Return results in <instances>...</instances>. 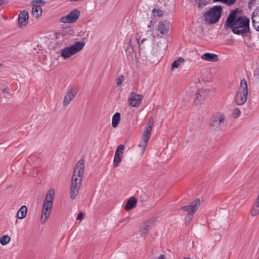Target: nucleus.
I'll return each instance as SVG.
<instances>
[{
  "label": "nucleus",
  "mask_w": 259,
  "mask_h": 259,
  "mask_svg": "<svg viewBox=\"0 0 259 259\" xmlns=\"http://www.w3.org/2000/svg\"><path fill=\"white\" fill-rule=\"evenodd\" d=\"M238 10L231 11L227 18L226 26L231 28L235 34L243 36L249 30V19L245 16L237 17Z\"/></svg>",
  "instance_id": "f257e3e1"
},
{
  "label": "nucleus",
  "mask_w": 259,
  "mask_h": 259,
  "mask_svg": "<svg viewBox=\"0 0 259 259\" xmlns=\"http://www.w3.org/2000/svg\"><path fill=\"white\" fill-rule=\"evenodd\" d=\"M84 160L80 159L74 168L70 187V196L75 199L79 193L84 173Z\"/></svg>",
  "instance_id": "f03ea898"
},
{
  "label": "nucleus",
  "mask_w": 259,
  "mask_h": 259,
  "mask_svg": "<svg viewBox=\"0 0 259 259\" xmlns=\"http://www.w3.org/2000/svg\"><path fill=\"white\" fill-rule=\"evenodd\" d=\"M55 190L50 189L47 192L42 203V209L40 222L41 224L45 223L50 215L53 207V201L55 198Z\"/></svg>",
  "instance_id": "7ed1b4c3"
},
{
  "label": "nucleus",
  "mask_w": 259,
  "mask_h": 259,
  "mask_svg": "<svg viewBox=\"0 0 259 259\" xmlns=\"http://www.w3.org/2000/svg\"><path fill=\"white\" fill-rule=\"evenodd\" d=\"M85 43L83 41H76L62 49L60 52V56L66 60L70 58L80 52L84 48Z\"/></svg>",
  "instance_id": "20e7f679"
},
{
  "label": "nucleus",
  "mask_w": 259,
  "mask_h": 259,
  "mask_svg": "<svg viewBox=\"0 0 259 259\" xmlns=\"http://www.w3.org/2000/svg\"><path fill=\"white\" fill-rule=\"evenodd\" d=\"M222 8L221 6H214L206 12L203 17L204 21L208 24H213L218 22L221 17Z\"/></svg>",
  "instance_id": "39448f33"
},
{
  "label": "nucleus",
  "mask_w": 259,
  "mask_h": 259,
  "mask_svg": "<svg viewBox=\"0 0 259 259\" xmlns=\"http://www.w3.org/2000/svg\"><path fill=\"white\" fill-rule=\"evenodd\" d=\"M248 97L247 82L245 79L240 81V87L237 90L235 97V102L238 105H242L246 101Z\"/></svg>",
  "instance_id": "423d86ee"
},
{
  "label": "nucleus",
  "mask_w": 259,
  "mask_h": 259,
  "mask_svg": "<svg viewBox=\"0 0 259 259\" xmlns=\"http://www.w3.org/2000/svg\"><path fill=\"white\" fill-rule=\"evenodd\" d=\"M226 118L224 114L219 113L213 116L210 121V126L214 131H220L222 129L225 122Z\"/></svg>",
  "instance_id": "0eeeda50"
},
{
  "label": "nucleus",
  "mask_w": 259,
  "mask_h": 259,
  "mask_svg": "<svg viewBox=\"0 0 259 259\" xmlns=\"http://www.w3.org/2000/svg\"><path fill=\"white\" fill-rule=\"evenodd\" d=\"M152 125L150 123L145 127V130L144 131L142 137L139 144V146L142 148V153H143L145 150V149L147 146L148 141L151 136L152 131Z\"/></svg>",
  "instance_id": "6e6552de"
},
{
  "label": "nucleus",
  "mask_w": 259,
  "mask_h": 259,
  "mask_svg": "<svg viewBox=\"0 0 259 259\" xmlns=\"http://www.w3.org/2000/svg\"><path fill=\"white\" fill-rule=\"evenodd\" d=\"M200 201L199 199L195 200L190 205L183 206L181 207V209L183 210L188 212V214L187 217V219L190 220L194 213L196 212L198 208L200 206Z\"/></svg>",
  "instance_id": "1a4fd4ad"
},
{
  "label": "nucleus",
  "mask_w": 259,
  "mask_h": 259,
  "mask_svg": "<svg viewBox=\"0 0 259 259\" xmlns=\"http://www.w3.org/2000/svg\"><path fill=\"white\" fill-rule=\"evenodd\" d=\"M80 12L77 9H74L67 15L62 17L60 22L63 23H72L76 22L80 15Z\"/></svg>",
  "instance_id": "9d476101"
},
{
  "label": "nucleus",
  "mask_w": 259,
  "mask_h": 259,
  "mask_svg": "<svg viewBox=\"0 0 259 259\" xmlns=\"http://www.w3.org/2000/svg\"><path fill=\"white\" fill-rule=\"evenodd\" d=\"M46 3L44 0H34L32 2V15L35 18H39L42 14V11L40 6L45 5Z\"/></svg>",
  "instance_id": "9b49d317"
},
{
  "label": "nucleus",
  "mask_w": 259,
  "mask_h": 259,
  "mask_svg": "<svg viewBox=\"0 0 259 259\" xmlns=\"http://www.w3.org/2000/svg\"><path fill=\"white\" fill-rule=\"evenodd\" d=\"M143 97V96L141 94L131 92L128 98L129 105L134 107H139L141 103Z\"/></svg>",
  "instance_id": "f8f14e48"
},
{
  "label": "nucleus",
  "mask_w": 259,
  "mask_h": 259,
  "mask_svg": "<svg viewBox=\"0 0 259 259\" xmlns=\"http://www.w3.org/2000/svg\"><path fill=\"white\" fill-rule=\"evenodd\" d=\"M209 90L207 89L202 88L196 92V97L194 103L196 105L202 104L205 99L208 97Z\"/></svg>",
  "instance_id": "ddd939ff"
},
{
  "label": "nucleus",
  "mask_w": 259,
  "mask_h": 259,
  "mask_svg": "<svg viewBox=\"0 0 259 259\" xmlns=\"http://www.w3.org/2000/svg\"><path fill=\"white\" fill-rule=\"evenodd\" d=\"M76 91L73 88H70L65 95L64 100H63V106H67L71 102V101L74 99L76 95Z\"/></svg>",
  "instance_id": "4468645a"
},
{
  "label": "nucleus",
  "mask_w": 259,
  "mask_h": 259,
  "mask_svg": "<svg viewBox=\"0 0 259 259\" xmlns=\"http://www.w3.org/2000/svg\"><path fill=\"white\" fill-rule=\"evenodd\" d=\"M29 14L27 11H23L18 16V25L20 27H25L28 23Z\"/></svg>",
  "instance_id": "2eb2a0df"
},
{
  "label": "nucleus",
  "mask_w": 259,
  "mask_h": 259,
  "mask_svg": "<svg viewBox=\"0 0 259 259\" xmlns=\"http://www.w3.org/2000/svg\"><path fill=\"white\" fill-rule=\"evenodd\" d=\"M169 24L166 22L160 21L156 26V30L161 34H166L169 30Z\"/></svg>",
  "instance_id": "dca6fc26"
},
{
  "label": "nucleus",
  "mask_w": 259,
  "mask_h": 259,
  "mask_svg": "<svg viewBox=\"0 0 259 259\" xmlns=\"http://www.w3.org/2000/svg\"><path fill=\"white\" fill-rule=\"evenodd\" d=\"M251 19L254 28L259 31V7H257L253 13Z\"/></svg>",
  "instance_id": "f3484780"
},
{
  "label": "nucleus",
  "mask_w": 259,
  "mask_h": 259,
  "mask_svg": "<svg viewBox=\"0 0 259 259\" xmlns=\"http://www.w3.org/2000/svg\"><path fill=\"white\" fill-rule=\"evenodd\" d=\"M201 58L203 60L209 61V62H217L219 60V58L217 55L206 53L201 56Z\"/></svg>",
  "instance_id": "a211bd4d"
},
{
  "label": "nucleus",
  "mask_w": 259,
  "mask_h": 259,
  "mask_svg": "<svg viewBox=\"0 0 259 259\" xmlns=\"http://www.w3.org/2000/svg\"><path fill=\"white\" fill-rule=\"evenodd\" d=\"M259 214V193L250 210V214L255 217Z\"/></svg>",
  "instance_id": "6ab92c4d"
},
{
  "label": "nucleus",
  "mask_w": 259,
  "mask_h": 259,
  "mask_svg": "<svg viewBox=\"0 0 259 259\" xmlns=\"http://www.w3.org/2000/svg\"><path fill=\"white\" fill-rule=\"evenodd\" d=\"M152 221L146 222L141 227L140 232L142 235L146 234L152 226Z\"/></svg>",
  "instance_id": "aec40b11"
},
{
  "label": "nucleus",
  "mask_w": 259,
  "mask_h": 259,
  "mask_svg": "<svg viewBox=\"0 0 259 259\" xmlns=\"http://www.w3.org/2000/svg\"><path fill=\"white\" fill-rule=\"evenodd\" d=\"M137 202V199L134 197H131L127 200L126 205L125 206V209L126 210H131L134 207Z\"/></svg>",
  "instance_id": "412c9836"
},
{
  "label": "nucleus",
  "mask_w": 259,
  "mask_h": 259,
  "mask_svg": "<svg viewBox=\"0 0 259 259\" xmlns=\"http://www.w3.org/2000/svg\"><path fill=\"white\" fill-rule=\"evenodd\" d=\"M152 53L153 55L158 58H160L162 56L164 52V49H159V45H157L155 46L152 50Z\"/></svg>",
  "instance_id": "4be33fe9"
},
{
  "label": "nucleus",
  "mask_w": 259,
  "mask_h": 259,
  "mask_svg": "<svg viewBox=\"0 0 259 259\" xmlns=\"http://www.w3.org/2000/svg\"><path fill=\"white\" fill-rule=\"evenodd\" d=\"M27 208L25 205L22 206L17 213V217L20 219H24L26 215Z\"/></svg>",
  "instance_id": "5701e85b"
},
{
  "label": "nucleus",
  "mask_w": 259,
  "mask_h": 259,
  "mask_svg": "<svg viewBox=\"0 0 259 259\" xmlns=\"http://www.w3.org/2000/svg\"><path fill=\"white\" fill-rule=\"evenodd\" d=\"M120 120V114L118 112H116L114 114L112 119V124L113 127H116L118 125Z\"/></svg>",
  "instance_id": "b1692460"
},
{
  "label": "nucleus",
  "mask_w": 259,
  "mask_h": 259,
  "mask_svg": "<svg viewBox=\"0 0 259 259\" xmlns=\"http://www.w3.org/2000/svg\"><path fill=\"white\" fill-rule=\"evenodd\" d=\"M184 59L182 57H179L177 60L175 61L171 64V69H174L179 67L181 64L184 63Z\"/></svg>",
  "instance_id": "393cba45"
},
{
  "label": "nucleus",
  "mask_w": 259,
  "mask_h": 259,
  "mask_svg": "<svg viewBox=\"0 0 259 259\" xmlns=\"http://www.w3.org/2000/svg\"><path fill=\"white\" fill-rule=\"evenodd\" d=\"M11 240V238L8 235H5L0 238V243L2 245H6Z\"/></svg>",
  "instance_id": "a878e982"
},
{
  "label": "nucleus",
  "mask_w": 259,
  "mask_h": 259,
  "mask_svg": "<svg viewBox=\"0 0 259 259\" xmlns=\"http://www.w3.org/2000/svg\"><path fill=\"white\" fill-rule=\"evenodd\" d=\"M124 150V146L123 145H119L116 150L115 155L122 156Z\"/></svg>",
  "instance_id": "bb28decb"
},
{
  "label": "nucleus",
  "mask_w": 259,
  "mask_h": 259,
  "mask_svg": "<svg viewBox=\"0 0 259 259\" xmlns=\"http://www.w3.org/2000/svg\"><path fill=\"white\" fill-rule=\"evenodd\" d=\"M163 14V11L160 9L155 8L152 10V14L154 17H161Z\"/></svg>",
  "instance_id": "cd10ccee"
},
{
  "label": "nucleus",
  "mask_w": 259,
  "mask_h": 259,
  "mask_svg": "<svg viewBox=\"0 0 259 259\" xmlns=\"http://www.w3.org/2000/svg\"><path fill=\"white\" fill-rule=\"evenodd\" d=\"M122 156L114 155L113 163L115 167L117 166L122 160Z\"/></svg>",
  "instance_id": "c85d7f7f"
},
{
  "label": "nucleus",
  "mask_w": 259,
  "mask_h": 259,
  "mask_svg": "<svg viewBox=\"0 0 259 259\" xmlns=\"http://www.w3.org/2000/svg\"><path fill=\"white\" fill-rule=\"evenodd\" d=\"M233 116L234 118H238L241 114V111L238 108H235L233 111Z\"/></svg>",
  "instance_id": "c756f323"
},
{
  "label": "nucleus",
  "mask_w": 259,
  "mask_h": 259,
  "mask_svg": "<svg viewBox=\"0 0 259 259\" xmlns=\"http://www.w3.org/2000/svg\"><path fill=\"white\" fill-rule=\"evenodd\" d=\"M38 159L34 155L30 156L27 159L28 162L31 164V162H34L35 160H37Z\"/></svg>",
  "instance_id": "7c9ffc66"
},
{
  "label": "nucleus",
  "mask_w": 259,
  "mask_h": 259,
  "mask_svg": "<svg viewBox=\"0 0 259 259\" xmlns=\"http://www.w3.org/2000/svg\"><path fill=\"white\" fill-rule=\"evenodd\" d=\"M195 91V89L194 88H191L187 91L186 93L188 95L189 97H190L191 95L193 94Z\"/></svg>",
  "instance_id": "2f4dec72"
},
{
  "label": "nucleus",
  "mask_w": 259,
  "mask_h": 259,
  "mask_svg": "<svg viewBox=\"0 0 259 259\" xmlns=\"http://www.w3.org/2000/svg\"><path fill=\"white\" fill-rule=\"evenodd\" d=\"M124 80V76H120L117 79V85H120Z\"/></svg>",
  "instance_id": "473e14b6"
},
{
  "label": "nucleus",
  "mask_w": 259,
  "mask_h": 259,
  "mask_svg": "<svg viewBox=\"0 0 259 259\" xmlns=\"http://www.w3.org/2000/svg\"><path fill=\"white\" fill-rule=\"evenodd\" d=\"M206 5V2L204 0H199V2L198 4V6L199 8H202Z\"/></svg>",
  "instance_id": "72a5a7b5"
},
{
  "label": "nucleus",
  "mask_w": 259,
  "mask_h": 259,
  "mask_svg": "<svg viewBox=\"0 0 259 259\" xmlns=\"http://www.w3.org/2000/svg\"><path fill=\"white\" fill-rule=\"evenodd\" d=\"M236 0H225V4H227L228 5H233Z\"/></svg>",
  "instance_id": "f704fd0d"
},
{
  "label": "nucleus",
  "mask_w": 259,
  "mask_h": 259,
  "mask_svg": "<svg viewBox=\"0 0 259 259\" xmlns=\"http://www.w3.org/2000/svg\"><path fill=\"white\" fill-rule=\"evenodd\" d=\"M84 217V213L83 212H80L78 214L77 219L81 221Z\"/></svg>",
  "instance_id": "c9c22d12"
},
{
  "label": "nucleus",
  "mask_w": 259,
  "mask_h": 259,
  "mask_svg": "<svg viewBox=\"0 0 259 259\" xmlns=\"http://www.w3.org/2000/svg\"><path fill=\"white\" fill-rule=\"evenodd\" d=\"M147 39L146 38H142V39L140 40V41H139V45L140 46V47L141 48L142 46V45L144 43V42Z\"/></svg>",
  "instance_id": "e433bc0d"
},
{
  "label": "nucleus",
  "mask_w": 259,
  "mask_h": 259,
  "mask_svg": "<svg viewBox=\"0 0 259 259\" xmlns=\"http://www.w3.org/2000/svg\"><path fill=\"white\" fill-rule=\"evenodd\" d=\"M255 1V0H249V5L250 6V5H252Z\"/></svg>",
  "instance_id": "4c0bfd02"
},
{
  "label": "nucleus",
  "mask_w": 259,
  "mask_h": 259,
  "mask_svg": "<svg viewBox=\"0 0 259 259\" xmlns=\"http://www.w3.org/2000/svg\"><path fill=\"white\" fill-rule=\"evenodd\" d=\"M3 92L5 93H9V90L8 89L6 88V89H4L3 90Z\"/></svg>",
  "instance_id": "58836bf2"
},
{
  "label": "nucleus",
  "mask_w": 259,
  "mask_h": 259,
  "mask_svg": "<svg viewBox=\"0 0 259 259\" xmlns=\"http://www.w3.org/2000/svg\"><path fill=\"white\" fill-rule=\"evenodd\" d=\"M213 2H222L225 3V0H213Z\"/></svg>",
  "instance_id": "ea45409f"
},
{
  "label": "nucleus",
  "mask_w": 259,
  "mask_h": 259,
  "mask_svg": "<svg viewBox=\"0 0 259 259\" xmlns=\"http://www.w3.org/2000/svg\"><path fill=\"white\" fill-rule=\"evenodd\" d=\"M164 258V255H161L159 256V257H158V259H163Z\"/></svg>",
  "instance_id": "a19ab883"
},
{
  "label": "nucleus",
  "mask_w": 259,
  "mask_h": 259,
  "mask_svg": "<svg viewBox=\"0 0 259 259\" xmlns=\"http://www.w3.org/2000/svg\"><path fill=\"white\" fill-rule=\"evenodd\" d=\"M184 259H192L190 257H185Z\"/></svg>",
  "instance_id": "79ce46f5"
},
{
  "label": "nucleus",
  "mask_w": 259,
  "mask_h": 259,
  "mask_svg": "<svg viewBox=\"0 0 259 259\" xmlns=\"http://www.w3.org/2000/svg\"><path fill=\"white\" fill-rule=\"evenodd\" d=\"M57 37H60V35L58 34V36H57Z\"/></svg>",
  "instance_id": "37998d69"
},
{
  "label": "nucleus",
  "mask_w": 259,
  "mask_h": 259,
  "mask_svg": "<svg viewBox=\"0 0 259 259\" xmlns=\"http://www.w3.org/2000/svg\"><path fill=\"white\" fill-rule=\"evenodd\" d=\"M2 66V64L1 63H0V67Z\"/></svg>",
  "instance_id": "c03bdc74"
}]
</instances>
